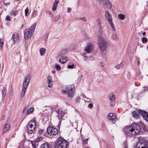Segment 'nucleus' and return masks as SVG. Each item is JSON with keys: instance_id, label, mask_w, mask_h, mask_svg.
I'll use <instances>...</instances> for the list:
<instances>
[{"instance_id": "obj_18", "label": "nucleus", "mask_w": 148, "mask_h": 148, "mask_svg": "<svg viewBox=\"0 0 148 148\" xmlns=\"http://www.w3.org/2000/svg\"><path fill=\"white\" fill-rule=\"evenodd\" d=\"M68 59L67 57L62 56L59 59V62L62 64H64L66 62L68 61Z\"/></svg>"}, {"instance_id": "obj_46", "label": "nucleus", "mask_w": 148, "mask_h": 148, "mask_svg": "<svg viewBox=\"0 0 148 148\" xmlns=\"http://www.w3.org/2000/svg\"><path fill=\"white\" fill-rule=\"evenodd\" d=\"M93 106V104L91 103H90L88 104V107L90 108H92Z\"/></svg>"}, {"instance_id": "obj_24", "label": "nucleus", "mask_w": 148, "mask_h": 148, "mask_svg": "<svg viewBox=\"0 0 148 148\" xmlns=\"http://www.w3.org/2000/svg\"><path fill=\"white\" fill-rule=\"evenodd\" d=\"M124 65V62H121L120 64L116 65L115 66V68L117 69H119L123 67Z\"/></svg>"}, {"instance_id": "obj_29", "label": "nucleus", "mask_w": 148, "mask_h": 148, "mask_svg": "<svg viewBox=\"0 0 148 148\" xmlns=\"http://www.w3.org/2000/svg\"><path fill=\"white\" fill-rule=\"evenodd\" d=\"M68 52L67 50L64 49L62 50L61 52V54L62 55H64L67 54Z\"/></svg>"}, {"instance_id": "obj_23", "label": "nucleus", "mask_w": 148, "mask_h": 148, "mask_svg": "<svg viewBox=\"0 0 148 148\" xmlns=\"http://www.w3.org/2000/svg\"><path fill=\"white\" fill-rule=\"evenodd\" d=\"M111 38L114 40L117 41L119 40V37L115 33H113L111 36Z\"/></svg>"}, {"instance_id": "obj_11", "label": "nucleus", "mask_w": 148, "mask_h": 148, "mask_svg": "<svg viewBox=\"0 0 148 148\" xmlns=\"http://www.w3.org/2000/svg\"><path fill=\"white\" fill-rule=\"evenodd\" d=\"M47 133L50 135H55L58 133V130L56 128L49 127L47 129Z\"/></svg>"}, {"instance_id": "obj_51", "label": "nucleus", "mask_w": 148, "mask_h": 148, "mask_svg": "<svg viewBox=\"0 0 148 148\" xmlns=\"http://www.w3.org/2000/svg\"><path fill=\"white\" fill-rule=\"evenodd\" d=\"M3 42L2 41L1 42V40H0V47H2V45H3Z\"/></svg>"}, {"instance_id": "obj_31", "label": "nucleus", "mask_w": 148, "mask_h": 148, "mask_svg": "<svg viewBox=\"0 0 148 148\" xmlns=\"http://www.w3.org/2000/svg\"><path fill=\"white\" fill-rule=\"evenodd\" d=\"M31 142L33 148H36V145L35 142L33 141H31Z\"/></svg>"}, {"instance_id": "obj_32", "label": "nucleus", "mask_w": 148, "mask_h": 148, "mask_svg": "<svg viewBox=\"0 0 148 148\" xmlns=\"http://www.w3.org/2000/svg\"><path fill=\"white\" fill-rule=\"evenodd\" d=\"M55 68L58 70H60L61 68L60 65L58 64H56L55 65Z\"/></svg>"}, {"instance_id": "obj_27", "label": "nucleus", "mask_w": 148, "mask_h": 148, "mask_svg": "<svg viewBox=\"0 0 148 148\" xmlns=\"http://www.w3.org/2000/svg\"><path fill=\"white\" fill-rule=\"evenodd\" d=\"M34 108H30L26 112V115H28L32 113L33 111Z\"/></svg>"}, {"instance_id": "obj_9", "label": "nucleus", "mask_w": 148, "mask_h": 148, "mask_svg": "<svg viewBox=\"0 0 148 148\" xmlns=\"http://www.w3.org/2000/svg\"><path fill=\"white\" fill-rule=\"evenodd\" d=\"M99 2L105 8L111 9L112 8V5L108 0H100Z\"/></svg>"}, {"instance_id": "obj_26", "label": "nucleus", "mask_w": 148, "mask_h": 148, "mask_svg": "<svg viewBox=\"0 0 148 148\" xmlns=\"http://www.w3.org/2000/svg\"><path fill=\"white\" fill-rule=\"evenodd\" d=\"M40 52L41 55H43L46 52L45 49L41 48L40 49Z\"/></svg>"}, {"instance_id": "obj_33", "label": "nucleus", "mask_w": 148, "mask_h": 148, "mask_svg": "<svg viewBox=\"0 0 148 148\" xmlns=\"http://www.w3.org/2000/svg\"><path fill=\"white\" fill-rule=\"evenodd\" d=\"M109 23L111 27H112L113 30L114 31H115V27H114L113 24L112 22H111V23Z\"/></svg>"}, {"instance_id": "obj_6", "label": "nucleus", "mask_w": 148, "mask_h": 148, "mask_svg": "<svg viewBox=\"0 0 148 148\" xmlns=\"http://www.w3.org/2000/svg\"><path fill=\"white\" fill-rule=\"evenodd\" d=\"M54 146L55 148H66L67 146V143L66 140L59 138Z\"/></svg>"}, {"instance_id": "obj_48", "label": "nucleus", "mask_w": 148, "mask_h": 148, "mask_svg": "<svg viewBox=\"0 0 148 148\" xmlns=\"http://www.w3.org/2000/svg\"><path fill=\"white\" fill-rule=\"evenodd\" d=\"M43 131H44V130H43L40 129V130H39L38 131L39 134H41L42 133V132H43Z\"/></svg>"}, {"instance_id": "obj_52", "label": "nucleus", "mask_w": 148, "mask_h": 148, "mask_svg": "<svg viewBox=\"0 0 148 148\" xmlns=\"http://www.w3.org/2000/svg\"><path fill=\"white\" fill-rule=\"evenodd\" d=\"M88 140V139H86L85 140H84V143H87V140Z\"/></svg>"}, {"instance_id": "obj_7", "label": "nucleus", "mask_w": 148, "mask_h": 148, "mask_svg": "<svg viewBox=\"0 0 148 148\" xmlns=\"http://www.w3.org/2000/svg\"><path fill=\"white\" fill-rule=\"evenodd\" d=\"M136 144L137 148H142L148 147V142L143 138H140Z\"/></svg>"}, {"instance_id": "obj_22", "label": "nucleus", "mask_w": 148, "mask_h": 148, "mask_svg": "<svg viewBox=\"0 0 148 148\" xmlns=\"http://www.w3.org/2000/svg\"><path fill=\"white\" fill-rule=\"evenodd\" d=\"M58 3V1H57V0H56L55 2L53 5L52 10L53 11H55L56 9Z\"/></svg>"}, {"instance_id": "obj_12", "label": "nucleus", "mask_w": 148, "mask_h": 148, "mask_svg": "<svg viewBox=\"0 0 148 148\" xmlns=\"http://www.w3.org/2000/svg\"><path fill=\"white\" fill-rule=\"evenodd\" d=\"M105 16L106 18L108 21L109 23L112 22V16L110 12L108 10L105 11Z\"/></svg>"}, {"instance_id": "obj_57", "label": "nucleus", "mask_w": 148, "mask_h": 148, "mask_svg": "<svg viewBox=\"0 0 148 148\" xmlns=\"http://www.w3.org/2000/svg\"><path fill=\"white\" fill-rule=\"evenodd\" d=\"M137 63H138V65L140 63V62L139 61H138Z\"/></svg>"}, {"instance_id": "obj_41", "label": "nucleus", "mask_w": 148, "mask_h": 148, "mask_svg": "<svg viewBox=\"0 0 148 148\" xmlns=\"http://www.w3.org/2000/svg\"><path fill=\"white\" fill-rule=\"evenodd\" d=\"M29 12V9L28 8H26L25 10V15L26 16L27 15V14Z\"/></svg>"}, {"instance_id": "obj_55", "label": "nucleus", "mask_w": 148, "mask_h": 148, "mask_svg": "<svg viewBox=\"0 0 148 148\" xmlns=\"http://www.w3.org/2000/svg\"><path fill=\"white\" fill-rule=\"evenodd\" d=\"M82 96L83 97V98H85L86 97V96L84 95H82Z\"/></svg>"}, {"instance_id": "obj_53", "label": "nucleus", "mask_w": 148, "mask_h": 148, "mask_svg": "<svg viewBox=\"0 0 148 148\" xmlns=\"http://www.w3.org/2000/svg\"><path fill=\"white\" fill-rule=\"evenodd\" d=\"M144 88L145 89L143 90V91H145V90H148V88Z\"/></svg>"}, {"instance_id": "obj_36", "label": "nucleus", "mask_w": 148, "mask_h": 148, "mask_svg": "<svg viewBox=\"0 0 148 148\" xmlns=\"http://www.w3.org/2000/svg\"><path fill=\"white\" fill-rule=\"evenodd\" d=\"M53 82L50 81L48 82V86L49 87H51L52 86Z\"/></svg>"}, {"instance_id": "obj_20", "label": "nucleus", "mask_w": 148, "mask_h": 148, "mask_svg": "<svg viewBox=\"0 0 148 148\" xmlns=\"http://www.w3.org/2000/svg\"><path fill=\"white\" fill-rule=\"evenodd\" d=\"M40 148H51V146L48 143H45L42 144Z\"/></svg>"}, {"instance_id": "obj_40", "label": "nucleus", "mask_w": 148, "mask_h": 148, "mask_svg": "<svg viewBox=\"0 0 148 148\" xmlns=\"http://www.w3.org/2000/svg\"><path fill=\"white\" fill-rule=\"evenodd\" d=\"M52 79V78L51 76L49 75L48 76L47 78V79L48 82L52 81H51Z\"/></svg>"}, {"instance_id": "obj_13", "label": "nucleus", "mask_w": 148, "mask_h": 148, "mask_svg": "<svg viewBox=\"0 0 148 148\" xmlns=\"http://www.w3.org/2000/svg\"><path fill=\"white\" fill-rule=\"evenodd\" d=\"M140 114L144 119L148 122V112L142 110L140 111Z\"/></svg>"}, {"instance_id": "obj_39", "label": "nucleus", "mask_w": 148, "mask_h": 148, "mask_svg": "<svg viewBox=\"0 0 148 148\" xmlns=\"http://www.w3.org/2000/svg\"><path fill=\"white\" fill-rule=\"evenodd\" d=\"M49 108L51 109L52 111H53L54 110H55L56 111V110H57V109H56V106H53L51 107H49Z\"/></svg>"}, {"instance_id": "obj_30", "label": "nucleus", "mask_w": 148, "mask_h": 148, "mask_svg": "<svg viewBox=\"0 0 148 148\" xmlns=\"http://www.w3.org/2000/svg\"><path fill=\"white\" fill-rule=\"evenodd\" d=\"M43 138L42 137H38L36 139L35 141L36 142H38L42 140Z\"/></svg>"}, {"instance_id": "obj_25", "label": "nucleus", "mask_w": 148, "mask_h": 148, "mask_svg": "<svg viewBox=\"0 0 148 148\" xmlns=\"http://www.w3.org/2000/svg\"><path fill=\"white\" fill-rule=\"evenodd\" d=\"M118 17L120 19L123 20L125 18V16L122 14H119L118 15Z\"/></svg>"}, {"instance_id": "obj_5", "label": "nucleus", "mask_w": 148, "mask_h": 148, "mask_svg": "<svg viewBox=\"0 0 148 148\" xmlns=\"http://www.w3.org/2000/svg\"><path fill=\"white\" fill-rule=\"evenodd\" d=\"M35 28L36 24H34L29 28L25 29L24 33L25 39H28L31 37Z\"/></svg>"}, {"instance_id": "obj_19", "label": "nucleus", "mask_w": 148, "mask_h": 148, "mask_svg": "<svg viewBox=\"0 0 148 148\" xmlns=\"http://www.w3.org/2000/svg\"><path fill=\"white\" fill-rule=\"evenodd\" d=\"M12 38L14 42L18 40L19 39V36L18 34L16 33H14L12 36Z\"/></svg>"}, {"instance_id": "obj_45", "label": "nucleus", "mask_w": 148, "mask_h": 148, "mask_svg": "<svg viewBox=\"0 0 148 148\" xmlns=\"http://www.w3.org/2000/svg\"><path fill=\"white\" fill-rule=\"evenodd\" d=\"M80 100V98L79 97H77L76 99V101L77 102H78Z\"/></svg>"}, {"instance_id": "obj_1", "label": "nucleus", "mask_w": 148, "mask_h": 148, "mask_svg": "<svg viewBox=\"0 0 148 148\" xmlns=\"http://www.w3.org/2000/svg\"><path fill=\"white\" fill-rule=\"evenodd\" d=\"M140 130V127L138 125L134 123L129 126H126L124 131L127 136L132 137L138 134Z\"/></svg>"}, {"instance_id": "obj_2", "label": "nucleus", "mask_w": 148, "mask_h": 148, "mask_svg": "<svg viewBox=\"0 0 148 148\" xmlns=\"http://www.w3.org/2000/svg\"><path fill=\"white\" fill-rule=\"evenodd\" d=\"M97 44L99 47L102 51H104L108 47V41L102 36H99L98 38Z\"/></svg>"}, {"instance_id": "obj_44", "label": "nucleus", "mask_w": 148, "mask_h": 148, "mask_svg": "<svg viewBox=\"0 0 148 148\" xmlns=\"http://www.w3.org/2000/svg\"><path fill=\"white\" fill-rule=\"evenodd\" d=\"M80 19L84 21H86L87 20L85 17H83L80 18Z\"/></svg>"}, {"instance_id": "obj_14", "label": "nucleus", "mask_w": 148, "mask_h": 148, "mask_svg": "<svg viewBox=\"0 0 148 148\" xmlns=\"http://www.w3.org/2000/svg\"><path fill=\"white\" fill-rule=\"evenodd\" d=\"M93 49V46L89 44L85 48V51L88 53H90L92 51Z\"/></svg>"}, {"instance_id": "obj_38", "label": "nucleus", "mask_w": 148, "mask_h": 148, "mask_svg": "<svg viewBox=\"0 0 148 148\" xmlns=\"http://www.w3.org/2000/svg\"><path fill=\"white\" fill-rule=\"evenodd\" d=\"M142 41L143 43H145L147 41V39L146 38H143L142 39Z\"/></svg>"}, {"instance_id": "obj_56", "label": "nucleus", "mask_w": 148, "mask_h": 148, "mask_svg": "<svg viewBox=\"0 0 148 148\" xmlns=\"http://www.w3.org/2000/svg\"><path fill=\"white\" fill-rule=\"evenodd\" d=\"M145 34H146V33L145 32H143V35H145Z\"/></svg>"}, {"instance_id": "obj_47", "label": "nucleus", "mask_w": 148, "mask_h": 148, "mask_svg": "<svg viewBox=\"0 0 148 148\" xmlns=\"http://www.w3.org/2000/svg\"><path fill=\"white\" fill-rule=\"evenodd\" d=\"M27 106H25L24 108V109L23 111V113H24L26 111V110H27Z\"/></svg>"}, {"instance_id": "obj_8", "label": "nucleus", "mask_w": 148, "mask_h": 148, "mask_svg": "<svg viewBox=\"0 0 148 148\" xmlns=\"http://www.w3.org/2000/svg\"><path fill=\"white\" fill-rule=\"evenodd\" d=\"M36 123L33 120H32L27 126V130L28 133H32L34 131Z\"/></svg>"}, {"instance_id": "obj_42", "label": "nucleus", "mask_w": 148, "mask_h": 148, "mask_svg": "<svg viewBox=\"0 0 148 148\" xmlns=\"http://www.w3.org/2000/svg\"><path fill=\"white\" fill-rule=\"evenodd\" d=\"M123 146L124 148H128L127 141H125V142L123 144Z\"/></svg>"}, {"instance_id": "obj_10", "label": "nucleus", "mask_w": 148, "mask_h": 148, "mask_svg": "<svg viewBox=\"0 0 148 148\" xmlns=\"http://www.w3.org/2000/svg\"><path fill=\"white\" fill-rule=\"evenodd\" d=\"M56 111L58 114L56 116L58 117V119L60 121H59V123H60L61 120L64 114V111H63L61 108H60L56 110Z\"/></svg>"}, {"instance_id": "obj_16", "label": "nucleus", "mask_w": 148, "mask_h": 148, "mask_svg": "<svg viewBox=\"0 0 148 148\" xmlns=\"http://www.w3.org/2000/svg\"><path fill=\"white\" fill-rule=\"evenodd\" d=\"M141 110H134L132 112V114L134 117L136 118H138L139 116V114H140V111Z\"/></svg>"}, {"instance_id": "obj_15", "label": "nucleus", "mask_w": 148, "mask_h": 148, "mask_svg": "<svg viewBox=\"0 0 148 148\" xmlns=\"http://www.w3.org/2000/svg\"><path fill=\"white\" fill-rule=\"evenodd\" d=\"M108 117L109 119L112 120L113 123L116 120V116L114 114L110 113L108 115Z\"/></svg>"}, {"instance_id": "obj_54", "label": "nucleus", "mask_w": 148, "mask_h": 148, "mask_svg": "<svg viewBox=\"0 0 148 148\" xmlns=\"http://www.w3.org/2000/svg\"><path fill=\"white\" fill-rule=\"evenodd\" d=\"M51 72L53 74H55L56 73V71L54 70H53Z\"/></svg>"}, {"instance_id": "obj_17", "label": "nucleus", "mask_w": 148, "mask_h": 148, "mask_svg": "<svg viewBox=\"0 0 148 148\" xmlns=\"http://www.w3.org/2000/svg\"><path fill=\"white\" fill-rule=\"evenodd\" d=\"M109 99L111 101V102H110L111 106H114L115 103V95L113 94L111 95L110 96Z\"/></svg>"}, {"instance_id": "obj_50", "label": "nucleus", "mask_w": 148, "mask_h": 148, "mask_svg": "<svg viewBox=\"0 0 148 148\" xmlns=\"http://www.w3.org/2000/svg\"><path fill=\"white\" fill-rule=\"evenodd\" d=\"M71 8H68L67 9V11L69 13L71 10Z\"/></svg>"}, {"instance_id": "obj_43", "label": "nucleus", "mask_w": 148, "mask_h": 148, "mask_svg": "<svg viewBox=\"0 0 148 148\" xmlns=\"http://www.w3.org/2000/svg\"><path fill=\"white\" fill-rule=\"evenodd\" d=\"M60 15L59 14L57 15L56 16V21L58 20L60 18Z\"/></svg>"}, {"instance_id": "obj_35", "label": "nucleus", "mask_w": 148, "mask_h": 148, "mask_svg": "<svg viewBox=\"0 0 148 148\" xmlns=\"http://www.w3.org/2000/svg\"><path fill=\"white\" fill-rule=\"evenodd\" d=\"M74 64H69L68 65V68L69 69H72L73 68Z\"/></svg>"}, {"instance_id": "obj_49", "label": "nucleus", "mask_w": 148, "mask_h": 148, "mask_svg": "<svg viewBox=\"0 0 148 148\" xmlns=\"http://www.w3.org/2000/svg\"><path fill=\"white\" fill-rule=\"evenodd\" d=\"M6 19L8 21L10 20V18L9 16H7L6 17Z\"/></svg>"}, {"instance_id": "obj_3", "label": "nucleus", "mask_w": 148, "mask_h": 148, "mask_svg": "<svg viewBox=\"0 0 148 148\" xmlns=\"http://www.w3.org/2000/svg\"><path fill=\"white\" fill-rule=\"evenodd\" d=\"M30 79L31 75L30 73H28L25 77L24 81L22 86V90L21 94V98H23L24 96Z\"/></svg>"}, {"instance_id": "obj_21", "label": "nucleus", "mask_w": 148, "mask_h": 148, "mask_svg": "<svg viewBox=\"0 0 148 148\" xmlns=\"http://www.w3.org/2000/svg\"><path fill=\"white\" fill-rule=\"evenodd\" d=\"M10 124L9 123H7L5 124L4 126L3 129V132H4L8 131L10 128Z\"/></svg>"}, {"instance_id": "obj_28", "label": "nucleus", "mask_w": 148, "mask_h": 148, "mask_svg": "<svg viewBox=\"0 0 148 148\" xmlns=\"http://www.w3.org/2000/svg\"><path fill=\"white\" fill-rule=\"evenodd\" d=\"M2 92L3 95V97H5L7 93V90L6 88H4L2 90Z\"/></svg>"}, {"instance_id": "obj_4", "label": "nucleus", "mask_w": 148, "mask_h": 148, "mask_svg": "<svg viewBox=\"0 0 148 148\" xmlns=\"http://www.w3.org/2000/svg\"><path fill=\"white\" fill-rule=\"evenodd\" d=\"M74 87L73 84L67 85L65 87V90H62V92L63 94L66 93L68 97L72 98L74 95Z\"/></svg>"}, {"instance_id": "obj_37", "label": "nucleus", "mask_w": 148, "mask_h": 148, "mask_svg": "<svg viewBox=\"0 0 148 148\" xmlns=\"http://www.w3.org/2000/svg\"><path fill=\"white\" fill-rule=\"evenodd\" d=\"M97 22L99 26L101 24V21L100 19H98L97 20Z\"/></svg>"}, {"instance_id": "obj_34", "label": "nucleus", "mask_w": 148, "mask_h": 148, "mask_svg": "<svg viewBox=\"0 0 148 148\" xmlns=\"http://www.w3.org/2000/svg\"><path fill=\"white\" fill-rule=\"evenodd\" d=\"M82 56L84 57V60L86 61L88 60V57L86 56L85 53L83 54Z\"/></svg>"}]
</instances>
